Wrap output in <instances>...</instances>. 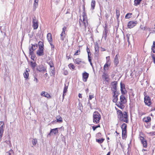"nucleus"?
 <instances>
[{
  "label": "nucleus",
  "instance_id": "bf43d9fd",
  "mask_svg": "<svg viewBox=\"0 0 155 155\" xmlns=\"http://www.w3.org/2000/svg\"><path fill=\"white\" fill-rule=\"evenodd\" d=\"M34 81H36V83H37L38 81V80L37 78L36 77H35V78L34 79Z\"/></svg>",
  "mask_w": 155,
  "mask_h": 155
},
{
  "label": "nucleus",
  "instance_id": "e2e57ef3",
  "mask_svg": "<svg viewBox=\"0 0 155 155\" xmlns=\"http://www.w3.org/2000/svg\"><path fill=\"white\" fill-rule=\"evenodd\" d=\"M151 55L153 59L155 58L154 55L153 54H152Z\"/></svg>",
  "mask_w": 155,
  "mask_h": 155
},
{
  "label": "nucleus",
  "instance_id": "58836bf2",
  "mask_svg": "<svg viewBox=\"0 0 155 155\" xmlns=\"http://www.w3.org/2000/svg\"><path fill=\"white\" fill-rule=\"evenodd\" d=\"M32 144L33 145L35 146L37 143V140L36 139H34L32 140Z\"/></svg>",
  "mask_w": 155,
  "mask_h": 155
},
{
  "label": "nucleus",
  "instance_id": "a211bd4d",
  "mask_svg": "<svg viewBox=\"0 0 155 155\" xmlns=\"http://www.w3.org/2000/svg\"><path fill=\"white\" fill-rule=\"evenodd\" d=\"M118 93L114 94L113 95V102L114 103H116L118 100Z\"/></svg>",
  "mask_w": 155,
  "mask_h": 155
},
{
  "label": "nucleus",
  "instance_id": "cd10ccee",
  "mask_svg": "<svg viewBox=\"0 0 155 155\" xmlns=\"http://www.w3.org/2000/svg\"><path fill=\"white\" fill-rule=\"evenodd\" d=\"M38 48V45L37 44L35 45L32 44V46L31 48L33 51L35 50Z\"/></svg>",
  "mask_w": 155,
  "mask_h": 155
},
{
  "label": "nucleus",
  "instance_id": "de8ad7c7",
  "mask_svg": "<svg viewBox=\"0 0 155 155\" xmlns=\"http://www.w3.org/2000/svg\"><path fill=\"white\" fill-rule=\"evenodd\" d=\"M80 49L78 50L74 54V55H78L80 54Z\"/></svg>",
  "mask_w": 155,
  "mask_h": 155
},
{
  "label": "nucleus",
  "instance_id": "f257e3e1",
  "mask_svg": "<svg viewBox=\"0 0 155 155\" xmlns=\"http://www.w3.org/2000/svg\"><path fill=\"white\" fill-rule=\"evenodd\" d=\"M118 117L120 119V120L127 123L128 122V116L127 113L126 112L122 113L121 110H118L117 112Z\"/></svg>",
  "mask_w": 155,
  "mask_h": 155
},
{
  "label": "nucleus",
  "instance_id": "2eb2a0df",
  "mask_svg": "<svg viewBox=\"0 0 155 155\" xmlns=\"http://www.w3.org/2000/svg\"><path fill=\"white\" fill-rule=\"evenodd\" d=\"M41 96L45 97L47 98H50L51 97V96L47 92L44 91H42L41 93Z\"/></svg>",
  "mask_w": 155,
  "mask_h": 155
},
{
  "label": "nucleus",
  "instance_id": "603ef678",
  "mask_svg": "<svg viewBox=\"0 0 155 155\" xmlns=\"http://www.w3.org/2000/svg\"><path fill=\"white\" fill-rule=\"evenodd\" d=\"M145 114V113L139 111L138 112V115L140 116H141L142 115Z\"/></svg>",
  "mask_w": 155,
  "mask_h": 155
},
{
  "label": "nucleus",
  "instance_id": "423d86ee",
  "mask_svg": "<svg viewBox=\"0 0 155 155\" xmlns=\"http://www.w3.org/2000/svg\"><path fill=\"white\" fill-rule=\"evenodd\" d=\"M144 102L146 105L149 106L151 104V99L148 96H145L144 98Z\"/></svg>",
  "mask_w": 155,
  "mask_h": 155
},
{
  "label": "nucleus",
  "instance_id": "2f4dec72",
  "mask_svg": "<svg viewBox=\"0 0 155 155\" xmlns=\"http://www.w3.org/2000/svg\"><path fill=\"white\" fill-rule=\"evenodd\" d=\"M91 6L93 9H94L95 5V2L94 0H92L91 2Z\"/></svg>",
  "mask_w": 155,
  "mask_h": 155
},
{
  "label": "nucleus",
  "instance_id": "09e8293b",
  "mask_svg": "<svg viewBox=\"0 0 155 155\" xmlns=\"http://www.w3.org/2000/svg\"><path fill=\"white\" fill-rule=\"evenodd\" d=\"M66 30V27L65 26H64L63 28H62V31L61 33H65V31Z\"/></svg>",
  "mask_w": 155,
  "mask_h": 155
},
{
  "label": "nucleus",
  "instance_id": "6e6552de",
  "mask_svg": "<svg viewBox=\"0 0 155 155\" xmlns=\"http://www.w3.org/2000/svg\"><path fill=\"white\" fill-rule=\"evenodd\" d=\"M137 23V22L135 21H130L128 23L127 26L128 28H131L135 26Z\"/></svg>",
  "mask_w": 155,
  "mask_h": 155
},
{
  "label": "nucleus",
  "instance_id": "3c124183",
  "mask_svg": "<svg viewBox=\"0 0 155 155\" xmlns=\"http://www.w3.org/2000/svg\"><path fill=\"white\" fill-rule=\"evenodd\" d=\"M54 67L53 68H52V69H51V73H52L51 75H54Z\"/></svg>",
  "mask_w": 155,
  "mask_h": 155
},
{
  "label": "nucleus",
  "instance_id": "20e7f679",
  "mask_svg": "<svg viewBox=\"0 0 155 155\" xmlns=\"http://www.w3.org/2000/svg\"><path fill=\"white\" fill-rule=\"evenodd\" d=\"M101 119V116L97 111L94 112L93 114V122L95 124H98Z\"/></svg>",
  "mask_w": 155,
  "mask_h": 155
},
{
  "label": "nucleus",
  "instance_id": "a18cd8bd",
  "mask_svg": "<svg viewBox=\"0 0 155 155\" xmlns=\"http://www.w3.org/2000/svg\"><path fill=\"white\" fill-rule=\"evenodd\" d=\"M140 28L143 31H145L146 30V27L145 26H144L142 25H140Z\"/></svg>",
  "mask_w": 155,
  "mask_h": 155
},
{
  "label": "nucleus",
  "instance_id": "8fccbe9b",
  "mask_svg": "<svg viewBox=\"0 0 155 155\" xmlns=\"http://www.w3.org/2000/svg\"><path fill=\"white\" fill-rule=\"evenodd\" d=\"M147 134L150 136L155 135V131L147 133Z\"/></svg>",
  "mask_w": 155,
  "mask_h": 155
},
{
  "label": "nucleus",
  "instance_id": "5fc2aeb1",
  "mask_svg": "<svg viewBox=\"0 0 155 155\" xmlns=\"http://www.w3.org/2000/svg\"><path fill=\"white\" fill-rule=\"evenodd\" d=\"M87 51L88 53V54H90V50L89 48L87 47Z\"/></svg>",
  "mask_w": 155,
  "mask_h": 155
},
{
  "label": "nucleus",
  "instance_id": "a19ab883",
  "mask_svg": "<svg viewBox=\"0 0 155 155\" xmlns=\"http://www.w3.org/2000/svg\"><path fill=\"white\" fill-rule=\"evenodd\" d=\"M132 15L131 13H128L125 16L126 18H129L131 17V16Z\"/></svg>",
  "mask_w": 155,
  "mask_h": 155
},
{
  "label": "nucleus",
  "instance_id": "473e14b6",
  "mask_svg": "<svg viewBox=\"0 0 155 155\" xmlns=\"http://www.w3.org/2000/svg\"><path fill=\"white\" fill-rule=\"evenodd\" d=\"M141 0H134V5L137 6L139 5Z\"/></svg>",
  "mask_w": 155,
  "mask_h": 155
},
{
  "label": "nucleus",
  "instance_id": "6e6d98bb",
  "mask_svg": "<svg viewBox=\"0 0 155 155\" xmlns=\"http://www.w3.org/2000/svg\"><path fill=\"white\" fill-rule=\"evenodd\" d=\"M94 97L93 95H90L89 96V99L90 100H91Z\"/></svg>",
  "mask_w": 155,
  "mask_h": 155
},
{
  "label": "nucleus",
  "instance_id": "b1692460",
  "mask_svg": "<svg viewBox=\"0 0 155 155\" xmlns=\"http://www.w3.org/2000/svg\"><path fill=\"white\" fill-rule=\"evenodd\" d=\"M33 26L34 29H37L38 27V22L37 21L34 22H33Z\"/></svg>",
  "mask_w": 155,
  "mask_h": 155
},
{
  "label": "nucleus",
  "instance_id": "69168bd1",
  "mask_svg": "<svg viewBox=\"0 0 155 155\" xmlns=\"http://www.w3.org/2000/svg\"><path fill=\"white\" fill-rule=\"evenodd\" d=\"M97 135L98 136L101 137V134L100 133H98L97 134Z\"/></svg>",
  "mask_w": 155,
  "mask_h": 155
},
{
  "label": "nucleus",
  "instance_id": "338daca9",
  "mask_svg": "<svg viewBox=\"0 0 155 155\" xmlns=\"http://www.w3.org/2000/svg\"><path fill=\"white\" fill-rule=\"evenodd\" d=\"M106 59L107 60V61H108V60L109 61L110 60V56H108V57H106Z\"/></svg>",
  "mask_w": 155,
  "mask_h": 155
},
{
  "label": "nucleus",
  "instance_id": "39448f33",
  "mask_svg": "<svg viewBox=\"0 0 155 155\" xmlns=\"http://www.w3.org/2000/svg\"><path fill=\"white\" fill-rule=\"evenodd\" d=\"M5 125L4 122L0 121V142L1 141L4 131Z\"/></svg>",
  "mask_w": 155,
  "mask_h": 155
},
{
  "label": "nucleus",
  "instance_id": "c9c22d12",
  "mask_svg": "<svg viewBox=\"0 0 155 155\" xmlns=\"http://www.w3.org/2000/svg\"><path fill=\"white\" fill-rule=\"evenodd\" d=\"M102 77L104 78L105 80H107L108 79V75L105 73H104L102 75Z\"/></svg>",
  "mask_w": 155,
  "mask_h": 155
},
{
  "label": "nucleus",
  "instance_id": "f3484780",
  "mask_svg": "<svg viewBox=\"0 0 155 155\" xmlns=\"http://www.w3.org/2000/svg\"><path fill=\"white\" fill-rule=\"evenodd\" d=\"M110 63L111 62L110 61H107L106 63L104 65V70L107 69L110 66Z\"/></svg>",
  "mask_w": 155,
  "mask_h": 155
},
{
  "label": "nucleus",
  "instance_id": "7ed1b4c3",
  "mask_svg": "<svg viewBox=\"0 0 155 155\" xmlns=\"http://www.w3.org/2000/svg\"><path fill=\"white\" fill-rule=\"evenodd\" d=\"M120 101L117 103V105L120 108L123 109L124 107L123 104L127 102V100L124 96V94H122L120 96Z\"/></svg>",
  "mask_w": 155,
  "mask_h": 155
},
{
  "label": "nucleus",
  "instance_id": "c03bdc74",
  "mask_svg": "<svg viewBox=\"0 0 155 155\" xmlns=\"http://www.w3.org/2000/svg\"><path fill=\"white\" fill-rule=\"evenodd\" d=\"M108 31L107 29H105L104 31V36L105 38H106L107 37V35Z\"/></svg>",
  "mask_w": 155,
  "mask_h": 155
},
{
  "label": "nucleus",
  "instance_id": "13d9d810",
  "mask_svg": "<svg viewBox=\"0 0 155 155\" xmlns=\"http://www.w3.org/2000/svg\"><path fill=\"white\" fill-rule=\"evenodd\" d=\"M49 43H50V44L51 45V48H54V46L52 44V42H49Z\"/></svg>",
  "mask_w": 155,
  "mask_h": 155
},
{
  "label": "nucleus",
  "instance_id": "f704fd0d",
  "mask_svg": "<svg viewBox=\"0 0 155 155\" xmlns=\"http://www.w3.org/2000/svg\"><path fill=\"white\" fill-rule=\"evenodd\" d=\"M95 51L97 53H98L99 50V47L97 44L95 45Z\"/></svg>",
  "mask_w": 155,
  "mask_h": 155
},
{
  "label": "nucleus",
  "instance_id": "72a5a7b5",
  "mask_svg": "<svg viewBox=\"0 0 155 155\" xmlns=\"http://www.w3.org/2000/svg\"><path fill=\"white\" fill-rule=\"evenodd\" d=\"M44 45L42 42L39 41L38 43V48H44Z\"/></svg>",
  "mask_w": 155,
  "mask_h": 155
},
{
  "label": "nucleus",
  "instance_id": "4c0bfd02",
  "mask_svg": "<svg viewBox=\"0 0 155 155\" xmlns=\"http://www.w3.org/2000/svg\"><path fill=\"white\" fill-rule=\"evenodd\" d=\"M69 68L72 70L74 69L75 66L73 64L71 63L68 65Z\"/></svg>",
  "mask_w": 155,
  "mask_h": 155
},
{
  "label": "nucleus",
  "instance_id": "c756f323",
  "mask_svg": "<svg viewBox=\"0 0 155 155\" xmlns=\"http://www.w3.org/2000/svg\"><path fill=\"white\" fill-rule=\"evenodd\" d=\"M126 37L127 38V41L129 43V44H130V38H132V35L129 34H127L126 35Z\"/></svg>",
  "mask_w": 155,
  "mask_h": 155
},
{
  "label": "nucleus",
  "instance_id": "c85d7f7f",
  "mask_svg": "<svg viewBox=\"0 0 155 155\" xmlns=\"http://www.w3.org/2000/svg\"><path fill=\"white\" fill-rule=\"evenodd\" d=\"M30 63H31V66L32 69H34L35 68L36 66V62H33L32 61H31L30 62Z\"/></svg>",
  "mask_w": 155,
  "mask_h": 155
},
{
  "label": "nucleus",
  "instance_id": "0e129e2a",
  "mask_svg": "<svg viewBox=\"0 0 155 155\" xmlns=\"http://www.w3.org/2000/svg\"><path fill=\"white\" fill-rule=\"evenodd\" d=\"M53 135L52 134V133L51 132V131H50V132L48 134V135H47V137H48L49 136H51V135Z\"/></svg>",
  "mask_w": 155,
  "mask_h": 155
},
{
  "label": "nucleus",
  "instance_id": "4be33fe9",
  "mask_svg": "<svg viewBox=\"0 0 155 155\" xmlns=\"http://www.w3.org/2000/svg\"><path fill=\"white\" fill-rule=\"evenodd\" d=\"M47 38L49 42H52V36L50 33H48L47 35Z\"/></svg>",
  "mask_w": 155,
  "mask_h": 155
},
{
  "label": "nucleus",
  "instance_id": "bb28decb",
  "mask_svg": "<svg viewBox=\"0 0 155 155\" xmlns=\"http://www.w3.org/2000/svg\"><path fill=\"white\" fill-rule=\"evenodd\" d=\"M74 62L77 64H79L81 62V59L80 58H77L74 60Z\"/></svg>",
  "mask_w": 155,
  "mask_h": 155
},
{
  "label": "nucleus",
  "instance_id": "37998d69",
  "mask_svg": "<svg viewBox=\"0 0 155 155\" xmlns=\"http://www.w3.org/2000/svg\"><path fill=\"white\" fill-rule=\"evenodd\" d=\"M7 153L8 155H13V151L11 149L10 150L9 152H7Z\"/></svg>",
  "mask_w": 155,
  "mask_h": 155
},
{
  "label": "nucleus",
  "instance_id": "774afa93",
  "mask_svg": "<svg viewBox=\"0 0 155 155\" xmlns=\"http://www.w3.org/2000/svg\"><path fill=\"white\" fill-rule=\"evenodd\" d=\"M60 0H54V1L56 3H58V2H59Z\"/></svg>",
  "mask_w": 155,
  "mask_h": 155
},
{
  "label": "nucleus",
  "instance_id": "9b49d317",
  "mask_svg": "<svg viewBox=\"0 0 155 155\" xmlns=\"http://www.w3.org/2000/svg\"><path fill=\"white\" fill-rule=\"evenodd\" d=\"M37 70L39 72H43L45 71L46 72V68H45L42 65H40L38 66L37 68Z\"/></svg>",
  "mask_w": 155,
  "mask_h": 155
},
{
  "label": "nucleus",
  "instance_id": "6ab92c4d",
  "mask_svg": "<svg viewBox=\"0 0 155 155\" xmlns=\"http://www.w3.org/2000/svg\"><path fill=\"white\" fill-rule=\"evenodd\" d=\"M68 87L66 86V85L65 84V86L64 87V90H63V100H64V97L65 95H66V93L67 92V89H68Z\"/></svg>",
  "mask_w": 155,
  "mask_h": 155
},
{
  "label": "nucleus",
  "instance_id": "4d7b16f0",
  "mask_svg": "<svg viewBox=\"0 0 155 155\" xmlns=\"http://www.w3.org/2000/svg\"><path fill=\"white\" fill-rule=\"evenodd\" d=\"M35 21H37L36 20V18L34 17L33 18L32 22H35Z\"/></svg>",
  "mask_w": 155,
  "mask_h": 155
},
{
  "label": "nucleus",
  "instance_id": "f8f14e48",
  "mask_svg": "<svg viewBox=\"0 0 155 155\" xmlns=\"http://www.w3.org/2000/svg\"><path fill=\"white\" fill-rule=\"evenodd\" d=\"M82 76L83 81L85 82H86L89 76V74L86 72H85L83 73Z\"/></svg>",
  "mask_w": 155,
  "mask_h": 155
},
{
  "label": "nucleus",
  "instance_id": "412c9836",
  "mask_svg": "<svg viewBox=\"0 0 155 155\" xmlns=\"http://www.w3.org/2000/svg\"><path fill=\"white\" fill-rule=\"evenodd\" d=\"M56 119L57 122L58 123H61L63 121L62 118L60 115L57 116L56 117Z\"/></svg>",
  "mask_w": 155,
  "mask_h": 155
},
{
  "label": "nucleus",
  "instance_id": "393cba45",
  "mask_svg": "<svg viewBox=\"0 0 155 155\" xmlns=\"http://www.w3.org/2000/svg\"><path fill=\"white\" fill-rule=\"evenodd\" d=\"M114 63L115 64L117 65V64L119 63V60L118 58V57L117 55H116L114 58Z\"/></svg>",
  "mask_w": 155,
  "mask_h": 155
},
{
  "label": "nucleus",
  "instance_id": "5701e85b",
  "mask_svg": "<svg viewBox=\"0 0 155 155\" xmlns=\"http://www.w3.org/2000/svg\"><path fill=\"white\" fill-rule=\"evenodd\" d=\"M38 0H35L33 5V9L35 10L36 8L38 6Z\"/></svg>",
  "mask_w": 155,
  "mask_h": 155
},
{
  "label": "nucleus",
  "instance_id": "ea45409f",
  "mask_svg": "<svg viewBox=\"0 0 155 155\" xmlns=\"http://www.w3.org/2000/svg\"><path fill=\"white\" fill-rule=\"evenodd\" d=\"M48 63L51 68H53L54 67V64L53 62L52 61H50Z\"/></svg>",
  "mask_w": 155,
  "mask_h": 155
},
{
  "label": "nucleus",
  "instance_id": "680f3d73",
  "mask_svg": "<svg viewBox=\"0 0 155 155\" xmlns=\"http://www.w3.org/2000/svg\"><path fill=\"white\" fill-rule=\"evenodd\" d=\"M92 127L94 131L96 130V129L97 128L96 126H92Z\"/></svg>",
  "mask_w": 155,
  "mask_h": 155
},
{
  "label": "nucleus",
  "instance_id": "dca6fc26",
  "mask_svg": "<svg viewBox=\"0 0 155 155\" xmlns=\"http://www.w3.org/2000/svg\"><path fill=\"white\" fill-rule=\"evenodd\" d=\"M29 71V70L27 68L26 70V71L23 73L24 76V78L26 79L28 78L29 76V73L28 72Z\"/></svg>",
  "mask_w": 155,
  "mask_h": 155
},
{
  "label": "nucleus",
  "instance_id": "0eeeda50",
  "mask_svg": "<svg viewBox=\"0 0 155 155\" xmlns=\"http://www.w3.org/2000/svg\"><path fill=\"white\" fill-rule=\"evenodd\" d=\"M117 82L116 81H114L112 83L113 87H112V90L114 94L118 93L117 91Z\"/></svg>",
  "mask_w": 155,
  "mask_h": 155
},
{
  "label": "nucleus",
  "instance_id": "052dcab7",
  "mask_svg": "<svg viewBox=\"0 0 155 155\" xmlns=\"http://www.w3.org/2000/svg\"><path fill=\"white\" fill-rule=\"evenodd\" d=\"M154 110H155V107H152L150 110L151 111H153Z\"/></svg>",
  "mask_w": 155,
  "mask_h": 155
},
{
  "label": "nucleus",
  "instance_id": "a878e982",
  "mask_svg": "<svg viewBox=\"0 0 155 155\" xmlns=\"http://www.w3.org/2000/svg\"><path fill=\"white\" fill-rule=\"evenodd\" d=\"M66 35V33H61L60 35V38L62 41L64 40Z\"/></svg>",
  "mask_w": 155,
  "mask_h": 155
},
{
  "label": "nucleus",
  "instance_id": "f03ea898",
  "mask_svg": "<svg viewBox=\"0 0 155 155\" xmlns=\"http://www.w3.org/2000/svg\"><path fill=\"white\" fill-rule=\"evenodd\" d=\"M83 20L81 18L79 19L80 26L83 28H85L88 25L87 18L86 15L84 14L82 15Z\"/></svg>",
  "mask_w": 155,
  "mask_h": 155
},
{
  "label": "nucleus",
  "instance_id": "ddd939ff",
  "mask_svg": "<svg viewBox=\"0 0 155 155\" xmlns=\"http://www.w3.org/2000/svg\"><path fill=\"white\" fill-rule=\"evenodd\" d=\"M44 48H38V49L37 51V54L39 56H42L44 54Z\"/></svg>",
  "mask_w": 155,
  "mask_h": 155
},
{
  "label": "nucleus",
  "instance_id": "79ce46f5",
  "mask_svg": "<svg viewBox=\"0 0 155 155\" xmlns=\"http://www.w3.org/2000/svg\"><path fill=\"white\" fill-rule=\"evenodd\" d=\"M29 54L30 55L35 54L33 51H33L32 49H31V48H29Z\"/></svg>",
  "mask_w": 155,
  "mask_h": 155
},
{
  "label": "nucleus",
  "instance_id": "7c9ffc66",
  "mask_svg": "<svg viewBox=\"0 0 155 155\" xmlns=\"http://www.w3.org/2000/svg\"><path fill=\"white\" fill-rule=\"evenodd\" d=\"M127 125L126 124H123L121 126V128L122 130H126Z\"/></svg>",
  "mask_w": 155,
  "mask_h": 155
},
{
  "label": "nucleus",
  "instance_id": "1a4fd4ad",
  "mask_svg": "<svg viewBox=\"0 0 155 155\" xmlns=\"http://www.w3.org/2000/svg\"><path fill=\"white\" fill-rule=\"evenodd\" d=\"M120 91L122 94H125L127 93V91L125 88L124 84L121 82L120 84Z\"/></svg>",
  "mask_w": 155,
  "mask_h": 155
},
{
  "label": "nucleus",
  "instance_id": "49530a36",
  "mask_svg": "<svg viewBox=\"0 0 155 155\" xmlns=\"http://www.w3.org/2000/svg\"><path fill=\"white\" fill-rule=\"evenodd\" d=\"M126 130H122V137H124V136H125L126 135Z\"/></svg>",
  "mask_w": 155,
  "mask_h": 155
},
{
  "label": "nucleus",
  "instance_id": "e433bc0d",
  "mask_svg": "<svg viewBox=\"0 0 155 155\" xmlns=\"http://www.w3.org/2000/svg\"><path fill=\"white\" fill-rule=\"evenodd\" d=\"M104 140V139L102 138L101 139H96V141L99 143H101L103 142Z\"/></svg>",
  "mask_w": 155,
  "mask_h": 155
},
{
  "label": "nucleus",
  "instance_id": "aec40b11",
  "mask_svg": "<svg viewBox=\"0 0 155 155\" xmlns=\"http://www.w3.org/2000/svg\"><path fill=\"white\" fill-rule=\"evenodd\" d=\"M51 132L52 133V135H56L58 133V128H55L51 130Z\"/></svg>",
  "mask_w": 155,
  "mask_h": 155
},
{
  "label": "nucleus",
  "instance_id": "864d4df0",
  "mask_svg": "<svg viewBox=\"0 0 155 155\" xmlns=\"http://www.w3.org/2000/svg\"><path fill=\"white\" fill-rule=\"evenodd\" d=\"M31 55V59L33 60H34V59H35V55L33 54V55Z\"/></svg>",
  "mask_w": 155,
  "mask_h": 155
},
{
  "label": "nucleus",
  "instance_id": "4468645a",
  "mask_svg": "<svg viewBox=\"0 0 155 155\" xmlns=\"http://www.w3.org/2000/svg\"><path fill=\"white\" fill-rule=\"evenodd\" d=\"M143 121L146 122H150L151 121V118L149 116L145 117L143 119Z\"/></svg>",
  "mask_w": 155,
  "mask_h": 155
},
{
  "label": "nucleus",
  "instance_id": "9d476101",
  "mask_svg": "<svg viewBox=\"0 0 155 155\" xmlns=\"http://www.w3.org/2000/svg\"><path fill=\"white\" fill-rule=\"evenodd\" d=\"M140 140L143 147H147V140L143 137L140 136Z\"/></svg>",
  "mask_w": 155,
  "mask_h": 155
}]
</instances>
